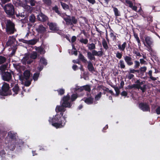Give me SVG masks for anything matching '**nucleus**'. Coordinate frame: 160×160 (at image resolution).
<instances>
[{
	"instance_id": "c85d7f7f",
	"label": "nucleus",
	"mask_w": 160,
	"mask_h": 160,
	"mask_svg": "<svg viewBox=\"0 0 160 160\" xmlns=\"http://www.w3.org/2000/svg\"><path fill=\"white\" fill-rule=\"evenodd\" d=\"M87 47H88V49L90 50L95 49L96 48L95 44L93 43L88 44Z\"/></svg>"
},
{
	"instance_id": "0e129e2a",
	"label": "nucleus",
	"mask_w": 160,
	"mask_h": 160,
	"mask_svg": "<svg viewBox=\"0 0 160 160\" xmlns=\"http://www.w3.org/2000/svg\"><path fill=\"white\" fill-rule=\"evenodd\" d=\"M152 18L151 16L149 17L148 18H147V20L149 22V23L150 22H151L152 21Z\"/></svg>"
},
{
	"instance_id": "a18cd8bd",
	"label": "nucleus",
	"mask_w": 160,
	"mask_h": 160,
	"mask_svg": "<svg viewBox=\"0 0 160 160\" xmlns=\"http://www.w3.org/2000/svg\"><path fill=\"white\" fill-rule=\"evenodd\" d=\"M6 58L3 56H0V64H1L5 62L6 61Z\"/></svg>"
},
{
	"instance_id": "7ed1b4c3",
	"label": "nucleus",
	"mask_w": 160,
	"mask_h": 160,
	"mask_svg": "<svg viewBox=\"0 0 160 160\" xmlns=\"http://www.w3.org/2000/svg\"><path fill=\"white\" fill-rule=\"evenodd\" d=\"M153 42L152 39L150 37L146 36L145 37V41H143V44L150 52L152 51V47L153 45Z\"/></svg>"
},
{
	"instance_id": "cd10ccee",
	"label": "nucleus",
	"mask_w": 160,
	"mask_h": 160,
	"mask_svg": "<svg viewBox=\"0 0 160 160\" xmlns=\"http://www.w3.org/2000/svg\"><path fill=\"white\" fill-rule=\"evenodd\" d=\"M60 3L62 8L64 10H67L69 9V7L68 5L62 2H60Z\"/></svg>"
},
{
	"instance_id": "49530a36",
	"label": "nucleus",
	"mask_w": 160,
	"mask_h": 160,
	"mask_svg": "<svg viewBox=\"0 0 160 160\" xmlns=\"http://www.w3.org/2000/svg\"><path fill=\"white\" fill-rule=\"evenodd\" d=\"M122 56V54L121 52H118L116 53V57L119 59L121 58Z\"/></svg>"
},
{
	"instance_id": "f3484780",
	"label": "nucleus",
	"mask_w": 160,
	"mask_h": 160,
	"mask_svg": "<svg viewBox=\"0 0 160 160\" xmlns=\"http://www.w3.org/2000/svg\"><path fill=\"white\" fill-rule=\"evenodd\" d=\"M12 91L13 93V96H15L18 93L19 89L17 83L15 84L14 87L12 89Z\"/></svg>"
},
{
	"instance_id": "20e7f679",
	"label": "nucleus",
	"mask_w": 160,
	"mask_h": 160,
	"mask_svg": "<svg viewBox=\"0 0 160 160\" xmlns=\"http://www.w3.org/2000/svg\"><path fill=\"white\" fill-rule=\"evenodd\" d=\"M37 57V54L36 52H32L30 55H26L22 60V62L24 63H27L30 64L32 62V60L30 59V58L32 59H35Z\"/></svg>"
},
{
	"instance_id": "0eeeda50",
	"label": "nucleus",
	"mask_w": 160,
	"mask_h": 160,
	"mask_svg": "<svg viewBox=\"0 0 160 160\" xmlns=\"http://www.w3.org/2000/svg\"><path fill=\"white\" fill-rule=\"evenodd\" d=\"M7 31L10 33H13L15 31L14 24L10 20H7L6 23Z\"/></svg>"
},
{
	"instance_id": "864d4df0",
	"label": "nucleus",
	"mask_w": 160,
	"mask_h": 160,
	"mask_svg": "<svg viewBox=\"0 0 160 160\" xmlns=\"http://www.w3.org/2000/svg\"><path fill=\"white\" fill-rule=\"evenodd\" d=\"M36 1L34 0H31L30 4L32 6H34L35 5Z\"/></svg>"
},
{
	"instance_id": "72a5a7b5",
	"label": "nucleus",
	"mask_w": 160,
	"mask_h": 160,
	"mask_svg": "<svg viewBox=\"0 0 160 160\" xmlns=\"http://www.w3.org/2000/svg\"><path fill=\"white\" fill-rule=\"evenodd\" d=\"M110 35L111 38H112L113 39H116V36L114 32L112 30H110Z\"/></svg>"
},
{
	"instance_id": "2eb2a0df",
	"label": "nucleus",
	"mask_w": 160,
	"mask_h": 160,
	"mask_svg": "<svg viewBox=\"0 0 160 160\" xmlns=\"http://www.w3.org/2000/svg\"><path fill=\"white\" fill-rule=\"evenodd\" d=\"M38 18L39 21H45L48 19L47 17L42 13L40 14L38 16Z\"/></svg>"
},
{
	"instance_id": "603ef678",
	"label": "nucleus",
	"mask_w": 160,
	"mask_h": 160,
	"mask_svg": "<svg viewBox=\"0 0 160 160\" xmlns=\"http://www.w3.org/2000/svg\"><path fill=\"white\" fill-rule=\"evenodd\" d=\"M31 83V82L30 81H28L25 82V85L26 86H29Z\"/></svg>"
},
{
	"instance_id": "a211bd4d",
	"label": "nucleus",
	"mask_w": 160,
	"mask_h": 160,
	"mask_svg": "<svg viewBox=\"0 0 160 160\" xmlns=\"http://www.w3.org/2000/svg\"><path fill=\"white\" fill-rule=\"evenodd\" d=\"M48 25L49 26L50 30L53 31H55L57 30L56 24L55 23L52 22L48 23Z\"/></svg>"
},
{
	"instance_id": "6e6552de",
	"label": "nucleus",
	"mask_w": 160,
	"mask_h": 160,
	"mask_svg": "<svg viewBox=\"0 0 160 160\" xmlns=\"http://www.w3.org/2000/svg\"><path fill=\"white\" fill-rule=\"evenodd\" d=\"M4 9L6 13L9 16H12L14 14V10L12 5L10 3L5 5Z\"/></svg>"
},
{
	"instance_id": "f8f14e48",
	"label": "nucleus",
	"mask_w": 160,
	"mask_h": 160,
	"mask_svg": "<svg viewBox=\"0 0 160 160\" xmlns=\"http://www.w3.org/2000/svg\"><path fill=\"white\" fill-rule=\"evenodd\" d=\"M140 108L143 111H150V109L148 105L146 104L143 103H140L139 105Z\"/></svg>"
},
{
	"instance_id": "f257e3e1",
	"label": "nucleus",
	"mask_w": 160,
	"mask_h": 160,
	"mask_svg": "<svg viewBox=\"0 0 160 160\" xmlns=\"http://www.w3.org/2000/svg\"><path fill=\"white\" fill-rule=\"evenodd\" d=\"M61 103L62 105L57 106L56 108L57 114L53 118H50L49 120V122L56 128H61L64 126L66 122L67 117L63 116L62 112L65 111V108H70L72 105V103L70 102L68 94L63 97Z\"/></svg>"
},
{
	"instance_id": "8fccbe9b",
	"label": "nucleus",
	"mask_w": 160,
	"mask_h": 160,
	"mask_svg": "<svg viewBox=\"0 0 160 160\" xmlns=\"http://www.w3.org/2000/svg\"><path fill=\"white\" fill-rule=\"evenodd\" d=\"M135 62V65L134 66V68H136L139 67V66H140V63L139 62L137 61H134Z\"/></svg>"
},
{
	"instance_id": "052dcab7",
	"label": "nucleus",
	"mask_w": 160,
	"mask_h": 160,
	"mask_svg": "<svg viewBox=\"0 0 160 160\" xmlns=\"http://www.w3.org/2000/svg\"><path fill=\"white\" fill-rule=\"evenodd\" d=\"M87 1L90 3L92 4H94L95 3V0H87Z\"/></svg>"
},
{
	"instance_id": "ea45409f",
	"label": "nucleus",
	"mask_w": 160,
	"mask_h": 160,
	"mask_svg": "<svg viewBox=\"0 0 160 160\" xmlns=\"http://www.w3.org/2000/svg\"><path fill=\"white\" fill-rule=\"evenodd\" d=\"M102 93L101 92H99L98 94L95 97V100H94L95 101H96V102L97 100H99V99L100 98L101 96Z\"/></svg>"
},
{
	"instance_id": "4d7b16f0",
	"label": "nucleus",
	"mask_w": 160,
	"mask_h": 160,
	"mask_svg": "<svg viewBox=\"0 0 160 160\" xmlns=\"http://www.w3.org/2000/svg\"><path fill=\"white\" fill-rule=\"evenodd\" d=\"M156 112L158 114H160V107H158L156 110Z\"/></svg>"
},
{
	"instance_id": "09e8293b",
	"label": "nucleus",
	"mask_w": 160,
	"mask_h": 160,
	"mask_svg": "<svg viewBox=\"0 0 160 160\" xmlns=\"http://www.w3.org/2000/svg\"><path fill=\"white\" fill-rule=\"evenodd\" d=\"M59 95H62L64 93L65 90L64 89H61L57 90Z\"/></svg>"
},
{
	"instance_id": "4c0bfd02",
	"label": "nucleus",
	"mask_w": 160,
	"mask_h": 160,
	"mask_svg": "<svg viewBox=\"0 0 160 160\" xmlns=\"http://www.w3.org/2000/svg\"><path fill=\"white\" fill-rule=\"evenodd\" d=\"M35 20V16L33 14H32L29 17V21L31 22H34Z\"/></svg>"
},
{
	"instance_id": "5701e85b",
	"label": "nucleus",
	"mask_w": 160,
	"mask_h": 160,
	"mask_svg": "<svg viewBox=\"0 0 160 160\" xmlns=\"http://www.w3.org/2000/svg\"><path fill=\"white\" fill-rule=\"evenodd\" d=\"M36 50L38 52L40 53L41 54H43L45 52V50L41 47H36Z\"/></svg>"
},
{
	"instance_id": "de8ad7c7",
	"label": "nucleus",
	"mask_w": 160,
	"mask_h": 160,
	"mask_svg": "<svg viewBox=\"0 0 160 160\" xmlns=\"http://www.w3.org/2000/svg\"><path fill=\"white\" fill-rule=\"evenodd\" d=\"M80 42L81 43H84V44H87L88 42V40L87 39L81 38L80 40Z\"/></svg>"
},
{
	"instance_id": "2f4dec72",
	"label": "nucleus",
	"mask_w": 160,
	"mask_h": 160,
	"mask_svg": "<svg viewBox=\"0 0 160 160\" xmlns=\"http://www.w3.org/2000/svg\"><path fill=\"white\" fill-rule=\"evenodd\" d=\"M119 65L120 66V67L122 69H123L125 68V65L124 62L123 60H120L119 61Z\"/></svg>"
},
{
	"instance_id": "9d476101",
	"label": "nucleus",
	"mask_w": 160,
	"mask_h": 160,
	"mask_svg": "<svg viewBox=\"0 0 160 160\" xmlns=\"http://www.w3.org/2000/svg\"><path fill=\"white\" fill-rule=\"evenodd\" d=\"M2 79L4 81H10L12 82L11 80L12 78V75L10 73L7 72L2 74Z\"/></svg>"
},
{
	"instance_id": "5fc2aeb1",
	"label": "nucleus",
	"mask_w": 160,
	"mask_h": 160,
	"mask_svg": "<svg viewBox=\"0 0 160 160\" xmlns=\"http://www.w3.org/2000/svg\"><path fill=\"white\" fill-rule=\"evenodd\" d=\"M53 9L55 10V12L57 13L58 14H60V13L59 12V11L58 9V8L57 7H55Z\"/></svg>"
},
{
	"instance_id": "f704fd0d",
	"label": "nucleus",
	"mask_w": 160,
	"mask_h": 160,
	"mask_svg": "<svg viewBox=\"0 0 160 160\" xmlns=\"http://www.w3.org/2000/svg\"><path fill=\"white\" fill-rule=\"evenodd\" d=\"M152 71L151 70H149L148 72V74L149 75L150 78L153 81H155L157 80L156 78L152 76Z\"/></svg>"
},
{
	"instance_id": "4be33fe9",
	"label": "nucleus",
	"mask_w": 160,
	"mask_h": 160,
	"mask_svg": "<svg viewBox=\"0 0 160 160\" xmlns=\"http://www.w3.org/2000/svg\"><path fill=\"white\" fill-rule=\"evenodd\" d=\"M24 2L26 3V4L24 5L23 7L26 9V10L29 11H31V7L30 6L27 5V3L29 2V0H23Z\"/></svg>"
},
{
	"instance_id": "c9c22d12",
	"label": "nucleus",
	"mask_w": 160,
	"mask_h": 160,
	"mask_svg": "<svg viewBox=\"0 0 160 160\" xmlns=\"http://www.w3.org/2000/svg\"><path fill=\"white\" fill-rule=\"evenodd\" d=\"M77 97H78V96H77V94H73L71 96V99L70 98V102L72 103V104L73 103L71 102V101L72 102H73V101H75L77 99Z\"/></svg>"
},
{
	"instance_id": "680f3d73",
	"label": "nucleus",
	"mask_w": 160,
	"mask_h": 160,
	"mask_svg": "<svg viewBox=\"0 0 160 160\" xmlns=\"http://www.w3.org/2000/svg\"><path fill=\"white\" fill-rule=\"evenodd\" d=\"M137 70H135L134 69H132L130 68L129 69V72L130 73H134L135 72H136Z\"/></svg>"
},
{
	"instance_id": "338daca9",
	"label": "nucleus",
	"mask_w": 160,
	"mask_h": 160,
	"mask_svg": "<svg viewBox=\"0 0 160 160\" xmlns=\"http://www.w3.org/2000/svg\"><path fill=\"white\" fill-rule=\"evenodd\" d=\"M140 61L141 64H144L146 62V61L143 59H140Z\"/></svg>"
},
{
	"instance_id": "7c9ffc66",
	"label": "nucleus",
	"mask_w": 160,
	"mask_h": 160,
	"mask_svg": "<svg viewBox=\"0 0 160 160\" xmlns=\"http://www.w3.org/2000/svg\"><path fill=\"white\" fill-rule=\"evenodd\" d=\"M15 41V39L13 38H10L7 43L8 45H11Z\"/></svg>"
},
{
	"instance_id": "79ce46f5",
	"label": "nucleus",
	"mask_w": 160,
	"mask_h": 160,
	"mask_svg": "<svg viewBox=\"0 0 160 160\" xmlns=\"http://www.w3.org/2000/svg\"><path fill=\"white\" fill-rule=\"evenodd\" d=\"M44 3L48 6H50L52 3L51 0H42Z\"/></svg>"
},
{
	"instance_id": "3c124183",
	"label": "nucleus",
	"mask_w": 160,
	"mask_h": 160,
	"mask_svg": "<svg viewBox=\"0 0 160 160\" xmlns=\"http://www.w3.org/2000/svg\"><path fill=\"white\" fill-rule=\"evenodd\" d=\"M72 48L74 49L73 51L72 52L73 53H72V54H74L76 56L77 55L78 53H77V50H76L75 48L73 46H72Z\"/></svg>"
},
{
	"instance_id": "b1692460",
	"label": "nucleus",
	"mask_w": 160,
	"mask_h": 160,
	"mask_svg": "<svg viewBox=\"0 0 160 160\" xmlns=\"http://www.w3.org/2000/svg\"><path fill=\"white\" fill-rule=\"evenodd\" d=\"M88 70L91 72H92L94 71V68L92 62L89 61L88 62Z\"/></svg>"
},
{
	"instance_id": "4468645a",
	"label": "nucleus",
	"mask_w": 160,
	"mask_h": 160,
	"mask_svg": "<svg viewBox=\"0 0 160 160\" xmlns=\"http://www.w3.org/2000/svg\"><path fill=\"white\" fill-rule=\"evenodd\" d=\"M102 48H100L101 50L97 51L95 50H93L92 53L93 56H96L99 57H101L103 55V52L102 51Z\"/></svg>"
},
{
	"instance_id": "c756f323",
	"label": "nucleus",
	"mask_w": 160,
	"mask_h": 160,
	"mask_svg": "<svg viewBox=\"0 0 160 160\" xmlns=\"http://www.w3.org/2000/svg\"><path fill=\"white\" fill-rule=\"evenodd\" d=\"M102 45L105 49L107 50L108 49V45L105 39L102 40Z\"/></svg>"
},
{
	"instance_id": "e433bc0d",
	"label": "nucleus",
	"mask_w": 160,
	"mask_h": 160,
	"mask_svg": "<svg viewBox=\"0 0 160 160\" xmlns=\"http://www.w3.org/2000/svg\"><path fill=\"white\" fill-rule=\"evenodd\" d=\"M8 64H4L0 66V70L2 72L5 71L7 68Z\"/></svg>"
},
{
	"instance_id": "473e14b6",
	"label": "nucleus",
	"mask_w": 160,
	"mask_h": 160,
	"mask_svg": "<svg viewBox=\"0 0 160 160\" xmlns=\"http://www.w3.org/2000/svg\"><path fill=\"white\" fill-rule=\"evenodd\" d=\"M74 90L75 91L78 92L79 91L81 92L84 90V88L83 86L80 87H76V88H74Z\"/></svg>"
},
{
	"instance_id": "393cba45",
	"label": "nucleus",
	"mask_w": 160,
	"mask_h": 160,
	"mask_svg": "<svg viewBox=\"0 0 160 160\" xmlns=\"http://www.w3.org/2000/svg\"><path fill=\"white\" fill-rule=\"evenodd\" d=\"M23 75L25 78L26 79H28L30 76V72L29 70H26L24 72Z\"/></svg>"
},
{
	"instance_id": "6e6d98bb",
	"label": "nucleus",
	"mask_w": 160,
	"mask_h": 160,
	"mask_svg": "<svg viewBox=\"0 0 160 160\" xmlns=\"http://www.w3.org/2000/svg\"><path fill=\"white\" fill-rule=\"evenodd\" d=\"M140 69L141 72H145L147 70V68L145 67H141Z\"/></svg>"
},
{
	"instance_id": "423d86ee",
	"label": "nucleus",
	"mask_w": 160,
	"mask_h": 160,
	"mask_svg": "<svg viewBox=\"0 0 160 160\" xmlns=\"http://www.w3.org/2000/svg\"><path fill=\"white\" fill-rule=\"evenodd\" d=\"M9 88V85L6 82H4L2 86V89H0V95L7 96L10 95Z\"/></svg>"
},
{
	"instance_id": "13d9d810",
	"label": "nucleus",
	"mask_w": 160,
	"mask_h": 160,
	"mask_svg": "<svg viewBox=\"0 0 160 160\" xmlns=\"http://www.w3.org/2000/svg\"><path fill=\"white\" fill-rule=\"evenodd\" d=\"M134 77V75L132 74H129L128 76V78L130 79H132Z\"/></svg>"
},
{
	"instance_id": "a878e982",
	"label": "nucleus",
	"mask_w": 160,
	"mask_h": 160,
	"mask_svg": "<svg viewBox=\"0 0 160 160\" xmlns=\"http://www.w3.org/2000/svg\"><path fill=\"white\" fill-rule=\"evenodd\" d=\"M87 56L88 59L91 60H95V57L94 56L92 53L90 52H87Z\"/></svg>"
},
{
	"instance_id": "c03bdc74",
	"label": "nucleus",
	"mask_w": 160,
	"mask_h": 160,
	"mask_svg": "<svg viewBox=\"0 0 160 160\" xmlns=\"http://www.w3.org/2000/svg\"><path fill=\"white\" fill-rule=\"evenodd\" d=\"M79 58L84 62H86L87 61V60L84 58V56L81 54L79 55Z\"/></svg>"
},
{
	"instance_id": "aec40b11",
	"label": "nucleus",
	"mask_w": 160,
	"mask_h": 160,
	"mask_svg": "<svg viewBox=\"0 0 160 160\" xmlns=\"http://www.w3.org/2000/svg\"><path fill=\"white\" fill-rule=\"evenodd\" d=\"M38 32L41 33H43L45 31V28L42 25H40L36 29Z\"/></svg>"
},
{
	"instance_id": "e2e57ef3",
	"label": "nucleus",
	"mask_w": 160,
	"mask_h": 160,
	"mask_svg": "<svg viewBox=\"0 0 160 160\" xmlns=\"http://www.w3.org/2000/svg\"><path fill=\"white\" fill-rule=\"evenodd\" d=\"M122 95L126 96L127 95V93L125 91H123L121 93Z\"/></svg>"
},
{
	"instance_id": "412c9836",
	"label": "nucleus",
	"mask_w": 160,
	"mask_h": 160,
	"mask_svg": "<svg viewBox=\"0 0 160 160\" xmlns=\"http://www.w3.org/2000/svg\"><path fill=\"white\" fill-rule=\"evenodd\" d=\"M112 7L113 9L114 15L116 17L120 16V12L118 11V8L112 6Z\"/></svg>"
},
{
	"instance_id": "37998d69",
	"label": "nucleus",
	"mask_w": 160,
	"mask_h": 160,
	"mask_svg": "<svg viewBox=\"0 0 160 160\" xmlns=\"http://www.w3.org/2000/svg\"><path fill=\"white\" fill-rule=\"evenodd\" d=\"M84 88V90L86 91L89 92L91 90V88L90 86L88 85H87L85 86H83Z\"/></svg>"
},
{
	"instance_id": "774afa93",
	"label": "nucleus",
	"mask_w": 160,
	"mask_h": 160,
	"mask_svg": "<svg viewBox=\"0 0 160 160\" xmlns=\"http://www.w3.org/2000/svg\"><path fill=\"white\" fill-rule=\"evenodd\" d=\"M134 53L138 56H140L141 55L139 52L137 51H135Z\"/></svg>"
},
{
	"instance_id": "9b49d317",
	"label": "nucleus",
	"mask_w": 160,
	"mask_h": 160,
	"mask_svg": "<svg viewBox=\"0 0 160 160\" xmlns=\"http://www.w3.org/2000/svg\"><path fill=\"white\" fill-rule=\"evenodd\" d=\"M82 100H83L86 103L88 104H90L92 103L96 104L97 103V102L93 100V98L91 97L84 98L82 99Z\"/></svg>"
},
{
	"instance_id": "dca6fc26",
	"label": "nucleus",
	"mask_w": 160,
	"mask_h": 160,
	"mask_svg": "<svg viewBox=\"0 0 160 160\" xmlns=\"http://www.w3.org/2000/svg\"><path fill=\"white\" fill-rule=\"evenodd\" d=\"M8 137L12 140V143L14 141V140L16 139V135L12 132H9L8 134Z\"/></svg>"
},
{
	"instance_id": "69168bd1",
	"label": "nucleus",
	"mask_w": 160,
	"mask_h": 160,
	"mask_svg": "<svg viewBox=\"0 0 160 160\" xmlns=\"http://www.w3.org/2000/svg\"><path fill=\"white\" fill-rule=\"evenodd\" d=\"M124 82H123V81H122L121 82H120V88H122L123 87V86H124Z\"/></svg>"
},
{
	"instance_id": "58836bf2",
	"label": "nucleus",
	"mask_w": 160,
	"mask_h": 160,
	"mask_svg": "<svg viewBox=\"0 0 160 160\" xmlns=\"http://www.w3.org/2000/svg\"><path fill=\"white\" fill-rule=\"evenodd\" d=\"M43 64L46 65L47 64V62L46 59L44 58H42L40 59V62L39 64Z\"/></svg>"
},
{
	"instance_id": "f03ea898",
	"label": "nucleus",
	"mask_w": 160,
	"mask_h": 160,
	"mask_svg": "<svg viewBox=\"0 0 160 160\" xmlns=\"http://www.w3.org/2000/svg\"><path fill=\"white\" fill-rule=\"evenodd\" d=\"M59 15L63 18L68 25H71L73 24H76L78 22L77 19L74 16L71 18L69 16H67L65 14L60 13Z\"/></svg>"
},
{
	"instance_id": "1a4fd4ad",
	"label": "nucleus",
	"mask_w": 160,
	"mask_h": 160,
	"mask_svg": "<svg viewBox=\"0 0 160 160\" xmlns=\"http://www.w3.org/2000/svg\"><path fill=\"white\" fill-rule=\"evenodd\" d=\"M132 1L129 0H126L125 2L126 3V5H128L133 10L137 11V7L134 5L135 4L134 0H132Z\"/></svg>"
},
{
	"instance_id": "a19ab883",
	"label": "nucleus",
	"mask_w": 160,
	"mask_h": 160,
	"mask_svg": "<svg viewBox=\"0 0 160 160\" xmlns=\"http://www.w3.org/2000/svg\"><path fill=\"white\" fill-rule=\"evenodd\" d=\"M39 73H35L33 74V79L34 81H37L39 77Z\"/></svg>"
},
{
	"instance_id": "bf43d9fd",
	"label": "nucleus",
	"mask_w": 160,
	"mask_h": 160,
	"mask_svg": "<svg viewBox=\"0 0 160 160\" xmlns=\"http://www.w3.org/2000/svg\"><path fill=\"white\" fill-rule=\"evenodd\" d=\"M76 40V37L75 36H73L72 37L71 42H74Z\"/></svg>"
},
{
	"instance_id": "6ab92c4d",
	"label": "nucleus",
	"mask_w": 160,
	"mask_h": 160,
	"mask_svg": "<svg viewBox=\"0 0 160 160\" xmlns=\"http://www.w3.org/2000/svg\"><path fill=\"white\" fill-rule=\"evenodd\" d=\"M127 46V43L125 42L122 44H119L118 45V49L121 51H124Z\"/></svg>"
},
{
	"instance_id": "bb28decb",
	"label": "nucleus",
	"mask_w": 160,
	"mask_h": 160,
	"mask_svg": "<svg viewBox=\"0 0 160 160\" xmlns=\"http://www.w3.org/2000/svg\"><path fill=\"white\" fill-rule=\"evenodd\" d=\"M22 42L24 43L31 44V45H34L36 43V41L35 40H31L28 41L23 40Z\"/></svg>"
},
{
	"instance_id": "ddd939ff",
	"label": "nucleus",
	"mask_w": 160,
	"mask_h": 160,
	"mask_svg": "<svg viewBox=\"0 0 160 160\" xmlns=\"http://www.w3.org/2000/svg\"><path fill=\"white\" fill-rule=\"evenodd\" d=\"M124 59L127 63V64L129 66L132 65L133 64V62L132 61V58L131 57L128 56H126L124 57Z\"/></svg>"
},
{
	"instance_id": "39448f33",
	"label": "nucleus",
	"mask_w": 160,
	"mask_h": 160,
	"mask_svg": "<svg viewBox=\"0 0 160 160\" xmlns=\"http://www.w3.org/2000/svg\"><path fill=\"white\" fill-rule=\"evenodd\" d=\"M145 82V81H144L140 82V80H137L135 82V83L132 85V87L138 89H140L142 90V92H144L146 90V85L144 84L142 86V85L144 84Z\"/></svg>"
}]
</instances>
